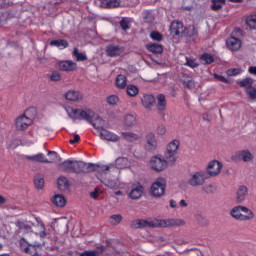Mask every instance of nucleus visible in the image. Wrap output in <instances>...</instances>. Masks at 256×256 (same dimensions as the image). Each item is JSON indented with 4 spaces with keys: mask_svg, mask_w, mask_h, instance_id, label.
<instances>
[{
    "mask_svg": "<svg viewBox=\"0 0 256 256\" xmlns=\"http://www.w3.org/2000/svg\"><path fill=\"white\" fill-rule=\"evenodd\" d=\"M184 225L185 220L179 218L153 220L136 219L131 223L132 229H143L145 227H150L152 229H166L167 227H184Z\"/></svg>",
    "mask_w": 256,
    "mask_h": 256,
    "instance_id": "1",
    "label": "nucleus"
},
{
    "mask_svg": "<svg viewBox=\"0 0 256 256\" xmlns=\"http://www.w3.org/2000/svg\"><path fill=\"white\" fill-rule=\"evenodd\" d=\"M35 117H37V110L35 108L27 109L23 115L16 119V129L18 131H26L33 125Z\"/></svg>",
    "mask_w": 256,
    "mask_h": 256,
    "instance_id": "2",
    "label": "nucleus"
},
{
    "mask_svg": "<svg viewBox=\"0 0 256 256\" xmlns=\"http://www.w3.org/2000/svg\"><path fill=\"white\" fill-rule=\"evenodd\" d=\"M230 216L236 221H253L255 213L247 206H235L230 210Z\"/></svg>",
    "mask_w": 256,
    "mask_h": 256,
    "instance_id": "3",
    "label": "nucleus"
},
{
    "mask_svg": "<svg viewBox=\"0 0 256 256\" xmlns=\"http://www.w3.org/2000/svg\"><path fill=\"white\" fill-rule=\"evenodd\" d=\"M66 112L70 119L74 120H84L88 123H91L93 117H95V112L91 109H74V108H67Z\"/></svg>",
    "mask_w": 256,
    "mask_h": 256,
    "instance_id": "4",
    "label": "nucleus"
},
{
    "mask_svg": "<svg viewBox=\"0 0 256 256\" xmlns=\"http://www.w3.org/2000/svg\"><path fill=\"white\" fill-rule=\"evenodd\" d=\"M165 189H167V180H165V178L159 177L151 185L150 193L152 197L159 199L165 196Z\"/></svg>",
    "mask_w": 256,
    "mask_h": 256,
    "instance_id": "5",
    "label": "nucleus"
},
{
    "mask_svg": "<svg viewBox=\"0 0 256 256\" xmlns=\"http://www.w3.org/2000/svg\"><path fill=\"white\" fill-rule=\"evenodd\" d=\"M205 181H207V173L198 171L189 176L187 183L190 187H203Z\"/></svg>",
    "mask_w": 256,
    "mask_h": 256,
    "instance_id": "6",
    "label": "nucleus"
},
{
    "mask_svg": "<svg viewBox=\"0 0 256 256\" xmlns=\"http://www.w3.org/2000/svg\"><path fill=\"white\" fill-rule=\"evenodd\" d=\"M149 165L152 171H156V173H161L162 171H165V169H167L169 163L167 162V160H165V158L161 156H153L150 159Z\"/></svg>",
    "mask_w": 256,
    "mask_h": 256,
    "instance_id": "7",
    "label": "nucleus"
},
{
    "mask_svg": "<svg viewBox=\"0 0 256 256\" xmlns=\"http://www.w3.org/2000/svg\"><path fill=\"white\" fill-rule=\"evenodd\" d=\"M179 145V140H173L167 145L165 158L168 163H175V161H177V150L179 149Z\"/></svg>",
    "mask_w": 256,
    "mask_h": 256,
    "instance_id": "8",
    "label": "nucleus"
},
{
    "mask_svg": "<svg viewBox=\"0 0 256 256\" xmlns=\"http://www.w3.org/2000/svg\"><path fill=\"white\" fill-rule=\"evenodd\" d=\"M143 193H145V186L139 182L134 183L130 187V193H128V197L133 201H137V199H141L143 197Z\"/></svg>",
    "mask_w": 256,
    "mask_h": 256,
    "instance_id": "9",
    "label": "nucleus"
},
{
    "mask_svg": "<svg viewBox=\"0 0 256 256\" xmlns=\"http://www.w3.org/2000/svg\"><path fill=\"white\" fill-rule=\"evenodd\" d=\"M74 173H93L92 163L74 160Z\"/></svg>",
    "mask_w": 256,
    "mask_h": 256,
    "instance_id": "10",
    "label": "nucleus"
},
{
    "mask_svg": "<svg viewBox=\"0 0 256 256\" xmlns=\"http://www.w3.org/2000/svg\"><path fill=\"white\" fill-rule=\"evenodd\" d=\"M221 169H223V164L217 160H213L207 166V173L210 177H217L221 173Z\"/></svg>",
    "mask_w": 256,
    "mask_h": 256,
    "instance_id": "11",
    "label": "nucleus"
},
{
    "mask_svg": "<svg viewBox=\"0 0 256 256\" xmlns=\"http://www.w3.org/2000/svg\"><path fill=\"white\" fill-rule=\"evenodd\" d=\"M95 3L103 9H117V7H121V0H96Z\"/></svg>",
    "mask_w": 256,
    "mask_h": 256,
    "instance_id": "12",
    "label": "nucleus"
},
{
    "mask_svg": "<svg viewBox=\"0 0 256 256\" xmlns=\"http://www.w3.org/2000/svg\"><path fill=\"white\" fill-rule=\"evenodd\" d=\"M122 53H125V48L123 46L110 44L106 47V54L108 57H119Z\"/></svg>",
    "mask_w": 256,
    "mask_h": 256,
    "instance_id": "13",
    "label": "nucleus"
},
{
    "mask_svg": "<svg viewBox=\"0 0 256 256\" xmlns=\"http://www.w3.org/2000/svg\"><path fill=\"white\" fill-rule=\"evenodd\" d=\"M21 249L25 251L28 255L39 256L38 249H41V244L38 242H34L33 244H28V246L21 244Z\"/></svg>",
    "mask_w": 256,
    "mask_h": 256,
    "instance_id": "14",
    "label": "nucleus"
},
{
    "mask_svg": "<svg viewBox=\"0 0 256 256\" xmlns=\"http://www.w3.org/2000/svg\"><path fill=\"white\" fill-rule=\"evenodd\" d=\"M24 159H26V161H30L31 163H53V161H49V159H47L43 153L25 155Z\"/></svg>",
    "mask_w": 256,
    "mask_h": 256,
    "instance_id": "15",
    "label": "nucleus"
},
{
    "mask_svg": "<svg viewBox=\"0 0 256 256\" xmlns=\"http://www.w3.org/2000/svg\"><path fill=\"white\" fill-rule=\"evenodd\" d=\"M142 107L147 109V111H151L153 107H155V96L152 94H144L141 99Z\"/></svg>",
    "mask_w": 256,
    "mask_h": 256,
    "instance_id": "16",
    "label": "nucleus"
},
{
    "mask_svg": "<svg viewBox=\"0 0 256 256\" xmlns=\"http://www.w3.org/2000/svg\"><path fill=\"white\" fill-rule=\"evenodd\" d=\"M170 33L179 37V35H183L185 33V26L180 21H174L170 25Z\"/></svg>",
    "mask_w": 256,
    "mask_h": 256,
    "instance_id": "17",
    "label": "nucleus"
},
{
    "mask_svg": "<svg viewBox=\"0 0 256 256\" xmlns=\"http://www.w3.org/2000/svg\"><path fill=\"white\" fill-rule=\"evenodd\" d=\"M146 149L148 151H155L157 149V138L153 132L146 135Z\"/></svg>",
    "mask_w": 256,
    "mask_h": 256,
    "instance_id": "18",
    "label": "nucleus"
},
{
    "mask_svg": "<svg viewBox=\"0 0 256 256\" xmlns=\"http://www.w3.org/2000/svg\"><path fill=\"white\" fill-rule=\"evenodd\" d=\"M58 67L60 71H66V72L75 71V69H77V63L71 60H66V61L59 62Z\"/></svg>",
    "mask_w": 256,
    "mask_h": 256,
    "instance_id": "19",
    "label": "nucleus"
},
{
    "mask_svg": "<svg viewBox=\"0 0 256 256\" xmlns=\"http://www.w3.org/2000/svg\"><path fill=\"white\" fill-rule=\"evenodd\" d=\"M100 137L102 139H104V141H112V143H117V141H119V137L117 136V134H114L110 131H108L107 129H102L100 131Z\"/></svg>",
    "mask_w": 256,
    "mask_h": 256,
    "instance_id": "20",
    "label": "nucleus"
},
{
    "mask_svg": "<svg viewBox=\"0 0 256 256\" xmlns=\"http://www.w3.org/2000/svg\"><path fill=\"white\" fill-rule=\"evenodd\" d=\"M107 247H111V243H107ZM105 246H99L95 250H85L80 253V256H99L100 253H103L107 249Z\"/></svg>",
    "mask_w": 256,
    "mask_h": 256,
    "instance_id": "21",
    "label": "nucleus"
},
{
    "mask_svg": "<svg viewBox=\"0 0 256 256\" xmlns=\"http://www.w3.org/2000/svg\"><path fill=\"white\" fill-rule=\"evenodd\" d=\"M180 81L186 89H195V80H193V77L187 74H182Z\"/></svg>",
    "mask_w": 256,
    "mask_h": 256,
    "instance_id": "22",
    "label": "nucleus"
},
{
    "mask_svg": "<svg viewBox=\"0 0 256 256\" xmlns=\"http://www.w3.org/2000/svg\"><path fill=\"white\" fill-rule=\"evenodd\" d=\"M226 45L228 49H231V51H239L241 49V40L235 38V37H230L226 41Z\"/></svg>",
    "mask_w": 256,
    "mask_h": 256,
    "instance_id": "23",
    "label": "nucleus"
},
{
    "mask_svg": "<svg viewBox=\"0 0 256 256\" xmlns=\"http://www.w3.org/2000/svg\"><path fill=\"white\" fill-rule=\"evenodd\" d=\"M165 109H167V101L165 100V95L159 94L157 96V111L160 115L165 113Z\"/></svg>",
    "mask_w": 256,
    "mask_h": 256,
    "instance_id": "24",
    "label": "nucleus"
},
{
    "mask_svg": "<svg viewBox=\"0 0 256 256\" xmlns=\"http://www.w3.org/2000/svg\"><path fill=\"white\" fill-rule=\"evenodd\" d=\"M123 124L126 129H131V127H135V125L137 124V116H135L134 114H127L124 117Z\"/></svg>",
    "mask_w": 256,
    "mask_h": 256,
    "instance_id": "25",
    "label": "nucleus"
},
{
    "mask_svg": "<svg viewBox=\"0 0 256 256\" xmlns=\"http://www.w3.org/2000/svg\"><path fill=\"white\" fill-rule=\"evenodd\" d=\"M247 188L245 186H240L236 192V203H244L247 198Z\"/></svg>",
    "mask_w": 256,
    "mask_h": 256,
    "instance_id": "26",
    "label": "nucleus"
},
{
    "mask_svg": "<svg viewBox=\"0 0 256 256\" xmlns=\"http://www.w3.org/2000/svg\"><path fill=\"white\" fill-rule=\"evenodd\" d=\"M61 171L68 173H74L75 171V160H66L60 164Z\"/></svg>",
    "mask_w": 256,
    "mask_h": 256,
    "instance_id": "27",
    "label": "nucleus"
},
{
    "mask_svg": "<svg viewBox=\"0 0 256 256\" xmlns=\"http://www.w3.org/2000/svg\"><path fill=\"white\" fill-rule=\"evenodd\" d=\"M65 98L67 101H81V99H83V94L79 91L70 90L66 92Z\"/></svg>",
    "mask_w": 256,
    "mask_h": 256,
    "instance_id": "28",
    "label": "nucleus"
},
{
    "mask_svg": "<svg viewBox=\"0 0 256 256\" xmlns=\"http://www.w3.org/2000/svg\"><path fill=\"white\" fill-rule=\"evenodd\" d=\"M121 135L123 139L129 143H135V141L141 139V136L135 132H122Z\"/></svg>",
    "mask_w": 256,
    "mask_h": 256,
    "instance_id": "29",
    "label": "nucleus"
},
{
    "mask_svg": "<svg viewBox=\"0 0 256 256\" xmlns=\"http://www.w3.org/2000/svg\"><path fill=\"white\" fill-rule=\"evenodd\" d=\"M90 123L94 128L101 129V131H103V127H105V120H103L101 117H99V115L95 113Z\"/></svg>",
    "mask_w": 256,
    "mask_h": 256,
    "instance_id": "30",
    "label": "nucleus"
},
{
    "mask_svg": "<svg viewBox=\"0 0 256 256\" xmlns=\"http://www.w3.org/2000/svg\"><path fill=\"white\" fill-rule=\"evenodd\" d=\"M115 165L117 169H129V167H131V162L125 157H120L116 159Z\"/></svg>",
    "mask_w": 256,
    "mask_h": 256,
    "instance_id": "31",
    "label": "nucleus"
},
{
    "mask_svg": "<svg viewBox=\"0 0 256 256\" xmlns=\"http://www.w3.org/2000/svg\"><path fill=\"white\" fill-rule=\"evenodd\" d=\"M113 169V165H97L92 163V171H97L101 175L107 174V171Z\"/></svg>",
    "mask_w": 256,
    "mask_h": 256,
    "instance_id": "32",
    "label": "nucleus"
},
{
    "mask_svg": "<svg viewBox=\"0 0 256 256\" xmlns=\"http://www.w3.org/2000/svg\"><path fill=\"white\" fill-rule=\"evenodd\" d=\"M51 201L56 207H65V205H67V200H65V197L61 194L53 196Z\"/></svg>",
    "mask_w": 256,
    "mask_h": 256,
    "instance_id": "33",
    "label": "nucleus"
},
{
    "mask_svg": "<svg viewBox=\"0 0 256 256\" xmlns=\"http://www.w3.org/2000/svg\"><path fill=\"white\" fill-rule=\"evenodd\" d=\"M238 159L244 161V163H249L253 159V154L249 150H243L237 153Z\"/></svg>",
    "mask_w": 256,
    "mask_h": 256,
    "instance_id": "34",
    "label": "nucleus"
},
{
    "mask_svg": "<svg viewBox=\"0 0 256 256\" xmlns=\"http://www.w3.org/2000/svg\"><path fill=\"white\" fill-rule=\"evenodd\" d=\"M58 189L60 191H68L69 190V180L65 176H61L57 181Z\"/></svg>",
    "mask_w": 256,
    "mask_h": 256,
    "instance_id": "35",
    "label": "nucleus"
},
{
    "mask_svg": "<svg viewBox=\"0 0 256 256\" xmlns=\"http://www.w3.org/2000/svg\"><path fill=\"white\" fill-rule=\"evenodd\" d=\"M50 45L52 47H58L59 49H67V47H69V42H67V40H52L50 42Z\"/></svg>",
    "mask_w": 256,
    "mask_h": 256,
    "instance_id": "36",
    "label": "nucleus"
},
{
    "mask_svg": "<svg viewBox=\"0 0 256 256\" xmlns=\"http://www.w3.org/2000/svg\"><path fill=\"white\" fill-rule=\"evenodd\" d=\"M116 87L118 89H125L127 87V77L125 75L120 74L116 77Z\"/></svg>",
    "mask_w": 256,
    "mask_h": 256,
    "instance_id": "37",
    "label": "nucleus"
},
{
    "mask_svg": "<svg viewBox=\"0 0 256 256\" xmlns=\"http://www.w3.org/2000/svg\"><path fill=\"white\" fill-rule=\"evenodd\" d=\"M148 51L154 53L155 55H159L163 53V46L157 43L150 44L147 46Z\"/></svg>",
    "mask_w": 256,
    "mask_h": 256,
    "instance_id": "38",
    "label": "nucleus"
},
{
    "mask_svg": "<svg viewBox=\"0 0 256 256\" xmlns=\"http://www.w3.org/2000/svg\"><path fill=\"white\" fill-rule=\"evenodd\" d=\"M237 83L240 87H242L246 91L247 89H250V87L253 86L254 81L252 78H245L241 81H238Z\"/></svg>",
    "mask_w": 256,
    "mask_h": 256,
    "instance_id": "39",
    "label": "nucleus"
},
{
    "mask_svg": "<svg viewBox=\"0 0 256 256\" xmlns=\"http://www.w3.org/2000/svg\"><path fill=\"white\" fill-rule=\"evenodd\" d=\"M202 191L206 193V195H215V193H217V186H215V184H207L203 186Z\"/></svg>",
    "mask_w": 256,
    "mask_h": 256,
    "instance_id": "40",
    "label": "nucleus"
},
{
    "mask_svg": "<svg viewBox=\"0 0 256 256\" xmlns=\"http://www.w3.org/2000/svg\"><path fill=\"white\" fill-rule=\"evenodd\" d=\"M246 25L249 29H256V14H250L246 17Z\"/></svg>",
    "mask_w": 256,
    "mask_h": 256,
    "instance_id": "41",
    "label": "nucleus"
},
{
    "mask_svg": "<svg viewBox=\"0 0 256 256\" xmlns=\"http://www.w3.org/2000/svg\"><path fill=\"white\" fill-rule=\"evenodd\" d=\"M200 61L203 65H211L215 59L209 53H205L200 57Z\"/></svg>",
    "mask_w": 256,
    "mask_h": 256,
    "instance_id": "42",
    "label": "nucleus"
},
{
    "mask_svg": "<svg viewBox=\"0 0 256 256\" xmlns=\"http://www.w3.org/2000/svg\"><path fill=\"white\" fill-rule=\"evenodd\" d=\"M126 93L129 97H136V95H139V88L135 85H128Z\"/></svg>",
    "mask_w": 256,
    "mask_h": 256,
    "instance_id": "43",
    "label": "nucleus"
},
{
    "mask_svg": "<svg viewBox=\"0 0 256 256\" xmlns=\"http://www.w3.org/2000/svg\"><path fill=\"white\" fill-rule=\"evenodd\" d=\"M34 185L36 189H43V187H45V180L43 177L36 175L34 178Z\"/></svg>",
    "mask_w": 256,
    "mask_h": 256,
    "instance_id": "44",
    "label": "nucleus"
},
{
    "mask_svg": "<svg viewBox=\"0 0 256 256\" xmlns=\"http://www.w3.org/2000/svg\"><path fill=\"white\" fill-rule=\"evenodd\" d=\"M225 0H212V10L219 11V9H223V5H225Z\"/></svg>",
    "mask_w": 256,
    "mask_h": 256,
    "instance_id": "45",
    "label": "nucleus"
},
{
    "mask_svg": "<svg viewBox=\"0 0 256 256\" xmlns=\"http://www.w3.org/2000/svg\"><path fill=\"white\" fill-rule=\"evenodd\" d=\"M109 221L111 225H119L123 221V216L121 214H114L110 216Z\"/></svg>",
    "mask_w": 256,
    "mask_h": 256,
    "instance_id": "46",
    "label": "nucleus"
},
{
    "mask_svg": "<svg viewBox=\"0 0 256 256\" xmlns=\"http://www.w3.org/2000/svg\"><path fill=\"white\" fill-rule=\"evenodd\" d=\"M196 221L201 227H207V225H209V220L201 214L196 215Z\"/></svg>",
    "mask_w": 256,
    "mask_h": 256,
    "instance_id": "47",
    "label": "nucleus"
},
{
    "mask_svg": "<svg viewBox=\"0 0 256 256\" xmlns=\"http://www.w3.org/2000/svg\"><path fill=\"white\" fill-rule=\"evenodd\" d=\"M245 93L249 97V99H251V101L256 100V88L255 87L250 86L249 88H247Z\"/></svg>",
    "mask_w": 256,
    "mask_h": 256,
    "instance_id": "48",
    "label": "nucleus"
},
{
    "mask_svg": "<svg viewBox=\"0 0 256 256\" xmlns=\"http://www.w3.org/2000/svg\"><path fill=\"white\" fill-rule=\"evenodd\" d=\"M73 55L76 57V61H87V56H85L83 53H80L79 49L77 48H74Z\"/></svg>",
    "mask_w": 256,
    "mask_h": 256,
    "instance_id": "49",
    "label": "nucleus"
},
{
    "mask_svg": "<svg viewBox=\"0 0 256 256\" xmlns=\"http://www.w3.org/2000/svg\"><path fill=\"white\" fill-rule=\"evenodd\" d=\"M17 227L18 229H20V231H23V233H31V227L29 226V224L18 222Z\"/></svg>",
    "mask_w": 256,
    "mask_h": 256,
    "instance_id": "50",
    "label": "nucleus"
},
{
    "mask_svg": "<svg viewBox=\"0 0 256 256\" xmlns=\"http://www.w3.org/2000/svg\"><path fill=\"white\" fill-rule=\"evenodd\" d=\"M185 59L186 62L184 63V65H187V67H191L192 69L199 67V64L197 63V61H195V59H191L189 57H186Z\"/></svg>",
    "mask_w": 256,
    "mask_h": 256,
    "instance_id": "51",
    "label": "nucleus"
},
{
    "mask_svg": "<svg viewBox=\"0 0 256 256\" xmlns=\"http://www.w3.org/2000/svg\"><path fill=\"white\" fill-rule=\"evenodd\" d=\"M150 38L153 41H163V35L161 33H159L158 31H153L150 33Z\"/></svg>",
    "mask_w": 256,
    "mask_h": 256,
    "instance_id": "52",
    "label": "nucleus"
},
{
    "mask_svg": "<svg viewBox=\"0 0 256 256\" xmlns=\"http://www.w3.org/2000/svg\"><path fill=\"white\" fill-rule=\"evenodd\" d=\"M107 103L109 105H117V103H119V97L111 95L107 98Z\"/></svg>",
    "mask_w": 256,
    "mask_h": 256,
    "instance_id": "53",
    "label": "nucleus"
},
{
    "mask_svg": "<svg viewBox=\"0 0 256 256\" xmlns=\"http://www.w3.org/2000/svg\"><path fill=\"white\" fill-rule=\"evenodd\" d=\"M156 132H157V135L163 136L165 135V133H167V128L165 127V125H159L156 128Z\"/></svg>",
    "mask_w": 256,
    "mask_h": 256,
    "instance_id": "54",
    "label": "nucleus"
},
{
    "mask_svg": "<svg viewBox=\"0 0 256 256\" xmlns=\"http://www.w3.org/2000/svg\"><path fill=\"white\" fill-rule=\"evenodd\" d=\"M188 37H197V29H195V26H189L188 27Z\"/></svg>",
    "mask_w": 256,
    "mask_h": 256,
    "instance_id": "55",
    "label": "nucleus"
},
{
    "mask_svg": "<svg viewBox=\"0 0 256 256\" xmlns=\"http://www.w3.org/2000/svg\"><path fill=\"white\" fill-rule=\"evenodd\" d=\"M50 80L51 81H61V74L57 71H54L51 75H50Z\"/></svg>",
    "mask_w": 256,
    "mask_h": 256,
    "instance_id": "56",
    "label": "nucleus"
},
{
    "mask_svg": "<svg viewBox=\"0 0 256 256\" xmlns=\"http://www.w3.org/2000/svg\"><path fill=\"white\" fill-rule=\"evenodd\" d=\"M101 195V190L99 188H95L94 191L90 192L91 199H97Z\"/></svg>",
    "mask_w": 256,
    "mask_h": 256,
    "instance_id": "57",
    "label": "nucleus"
},
{
    "mask_svg": "<svg viewBox=\"0 0 256 256\" xmlns=\"http://www.w3.org/2000/svg\"><path fill=\"white\" fill-rule=\"evenodd\" d=\"M239 73H241V70L237 68L227 70V75H229V77L239 75Z\"/></svg>",
    "mask_w": 256,
    "mask_h": 256,
    "instance_id": "58",
    "label": "nucleus"
},
{
    "mask_svg": "<svg viewBox=\"0 0 256 256\" xmlns=\"http://www.w3.org/2000/svg\"><path fill=\"white\" fill-rule=\"evenodd\" d=\"M48 155H51L52 159L49 161H52L51 163H55L57 159H59V154L55 151H48Z\"/></svg>",
    "mask_w": 256,
    "mask_h": 256,
    "instance_id": "59",
    "label": "nucleus"
},
{
    "mask_svg": "<svg viewBox=\"0 0 256 256\" xmlns=\"http://www.w3.org/2000/svg\"><path fill=\"white\" fill-rule=\"evenodd\" d=\"M120 27L123 31H127L129 29V21L123 19L120 21Z\"/></svg>",
    "mask_w": 256,
    "mask_h": 256,
    "instance_id": "60",
    "label": "nucleus"
},
{
    "mask_svg": "<svg viewBox=\"0 0 256 256\" xmlns=\"http://www.w3.org/2000/svg\"><path fill=\"white\" fill-rule=\"evenodd\" d=\"M106 187H109L110 189H115V187H117V182L113 181V180H108L105 183Z\"/></svg>",
    "mask_w": 256,
    "mask_h": 256,
    "instance_id": "61",
    "label": "nucleus"
},
{
    "mask_svg": "<svg viewBox=\"0 0 256 256\" xmlns=\"http://www.w3.org/2000/svg\"><path fill=\"white\" fill-rule=\"evenodd\" d=\"M81 137H79L78 134H74L73 135V139L69 140V143H71V145L75 144V143H79Z\"/></svg>",
    "mask_w": 256,
    "mask_h": 256,
    "instance_id": "62",
    "label": "nucleus"
},
{
    "mask_svg": "<svg viewBox=\"0 0 256 256\" xmlns=\"http://www.w3.org/2000/svg\"><path fill=\"white\" fill-rule=\"evenodd\" d=\"M178 205L182 209H185V208L189 207V203H187V200H185V199L180 200Z\"/></svg>",
    "mask_w": 256,
    "mask_h": 256,
    "instance_id": "63",
    "label": "nucleus"
},
{
    "mask_svg": "<svg viewBox=\"0 0 256 256\" xmlns=\"http://www.w3.org/2000/svg\"><path fill=\"white\" fill-rule=\"evenodd\" d=\"M169 205L171 209H177V201H175L174 199H171L169 201Z\"/></svg>",
    "mask_w": 256,
    "mask_h": 256,
    "instance_id": "64",
    "label": "nucleus"
}]
</instances>
